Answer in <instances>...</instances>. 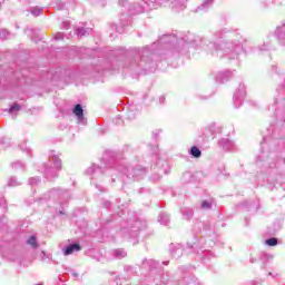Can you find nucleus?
<instances>
[{
	"label": "nucleus",
	"instance_id": "58836bf2",
	"mask_svg": "<svg viewBox=\"0 0 285 285\" xmlns=\"http://www.w3.org/2000/svg\"><path fill=\"white\" fill-rule=\"evenodd\" d=\"M196 99H198V101H208V99H210V96L196 94Z\"/></svg>",
	"mask_w": 285,
	"mask_h": 285
},
{
	"label": "nucleus",
	"instance_id": "09e8293b",
	"mask_svg": "<svg viewBox=\"0 0 285 285\" xmlns=\"http://www.w3.org/2000/svg\"><path fill=\"white\" fill-rule=\"evenodd\" d=\"M102 206H104V208H110V206H111L110 200H105V202L102 203Z\"/></svg>",
	"mask_w": 285,
	"mask_h": 285
},
{
	"label": "nucleus",
	"instance_id": "8fccbe9b",
	"mask_svg": "<svg viewBox=\"0 0 285 285\" xmlns=\"http://www.w3.org/2000/svg\"><path fill=\"white\" fill-rule=\"evenodd\" d=\"M210 257H213V254H210V252L205 253V262L206 259H210Z\"/></svg>",
	"mask_w": 285,
	"mask_h": 285
},
{
	"label": "nucleus",
	"instance_id": "e2e57ef3",
	"mask_svg": "<svg viewBox=\"0 0 285 285\" xmlns=\"http://www.w3.org/2000/svg\"><path fill=\"white\" fill-rule=\"evenodd\" d=\"M263 145H264V142H262V150H264V146Z\"/></svg>",
	"mask_w": 285,
	"mask_h": 285
},
{
	"label": "nucleus",
	"instance_id": "f3484780",
	"mask_svg": "<svg viewBox=\"0 0 285 285\" xmlns=\"http://www.w3.org/2000/svg\"><path fill=\"white\" fill-rule=\"evenodd\" d=\"M165 1H169L171 9L176 10V12H181V10L186 9V4L184 3L183 0H165Z\"/></svg>",
	"mask_w": 285,
	"mask_h": 285
},
{
	"label": "nucleus",
	"instance_id": "7c9ffc66",
	"mask_svg": "<svg viewBox=\"0 0 285 285\" xmlns=\"http://www.w3.org/2000/svg\"><path fill=\"white\" fill-rule=\"evenodd\" d=\"M13 170H26V165L21 161H16L12 164Z\"/></svg>",
	"mask_w": 285,
	"mask_h": 285
},
{
	"label": "nucleus",
	"instance_id": "423d86ee",
	"mask_svg": "<svg viewBox=\"0 0 285 285\" xmlns=\"http://www.w3.org/2000/svg\"><path fill=\"white\" fill-rule=\"evenodd\" d=\"M61 168H63L61 158L55 151H51L48 163L43 165L42 174L46 179L52 181V179H57V177H59V171H61Z\"/></svg>",
	"mask_w": 285,
	"mask_h": 285
},
{
	"label": "nucleus",
	"instance_id": "6e6552de",
	"mask_svg": "<svg viewBox=\"0 0 285 285\" xmlns=\"http://www.w3.org/2000/svg\"><path fill=\"white\" fill-rule=\"evenodd\" d=\"M148 227V223L146 220L136 219L129 220L128 226H122L120 229V235L125 237V239H137L139 237V230H144Z\"/></svg>",
	"mask_w": 285,
	"mask_h": 285
},
{
	"label": "nucleus",
	"instance_id": "c85d7f7f",
	"mask_svg": "<svg viewBox=\"0 0 285 285\" xmlns=\"http://www.w3.org/2000/svg\"><path fill=\"white\" fill-rule=\"evenodd\" d=\"M200 208L202 210H210L213 208V200H203Z\"/></svg>",
	"mask_w": 285,
	"mask_h": 285
},
{
	"label": "nucleus",
	"instance_id": "cd10ccee",
	"mask_svg": "<svg viewBox=\"0 0 285 285\" xmlns=\"http://www.w3.org/2000/svg\"><path fill=\"white\" fill-rule=\"evenodd\" d=\"M7 186L9 188H16V186H21V181H18L17 177L12 176L8 179Z\"/></svg>",
	"mask_w": 285,
	"mask_h": 285
},
{
	"label": "nucleus",
	"instance_id": "6e6d98bb",
	"mask_svg": "<svg viewBox=\"0 0 285 285\" xmlns=\"http://www.w3.org/2000/svg\"><path fill=\"white\" fill-rule=\"evenodd\" d=\"M163 264H164V266H168V264H170V262L169 261H165V262H163Z\"/></svg>",
	"mask_w": 285,
	"mask_h": 285
},
{
	"label": "nucleus",
	"instance_id": "393cba45",
	"mask_svg": "<svg viewBox=\"0 0 285 285\" xmlns=\"http://www.w3.org/2000/svg\"><path fill=\"white\" fill-rule=\"evenodd\" d=\"M26 244H27L28 246H30L31 248H33V249L39 248V242H37V236H35V235H31V236L27 239Z\"/></svg>",
	"mask_w": 285,
	"mask_h": 285
},
{
	"label": "nucleus",
	"instance_id": "052dcab7",
	"mask_svg": "<svg viewBox=\"0 0 285 285\" xmlns=\"http://www.w3.org/2000/svg\"><path fill=\"white\" fill-rule=\"evenodd\" d=\"M164 99H166L165 97H160V101H164Z\"/></svg>",
	"mask_w": 285,
	"mask_h": 285
},
{
	"label": "nucleus",
	"instance_id": "79ce46f5",
	"mask_svg": "<svg viewBox=\"0 0 285 285\" xmlns=\"http://www.w3.org/2000/svg\"><path fill=\"white\" fill-rule=\"evenodd\" d=\"M258 50L261 52H266V50H271V46L267 43L262 45V47H258Z\"/></svg>",
	"mask_w": 285,
	"mask_h": 285
},
{
	"label": "nucleus",
	"instance_id": "680f3d73",
	"mask_svg": "<svg viewBox=\"0 0 285 285\" xmlns=\"http://www.w3.org/2000/svg\"><path fill=\"white\" fill-rule=\"evenodd\" d=\"M264 142H266V137H263Z\"/></svg>",
	"mask_w": 285,
	"mask_h": 285
},
{
	"label": "nucleus",
	"instance_id": "20e7f679",
	"mask_svg": "<svg viewBox=\"0 0 285 285\" xmlns=\"http://www.w3.org/2000/svg\"><path fill=\"white\" fill-rule=\"evenodd\" d=\"M204 40L202 38L195 36L194 33H187L181 38H177L175 35H164L159 38L158 45L163 48L168 46L166 52H164L160 59L165 61L169 59H179L181 55H186L188 52V48H197L199 43H203Z\"/></svg>",
	"mask_w": 285,
	"mask_h": 285
},
{
	"label": "nucleus",
	"instance_id": "603ef678",
	"mask_svg": "<svg viewBox=\"0 0 285 285\" xmlns=\"http://www.w3.org/2000/svg\"><path fill=\"white\" fill-rule=\"evenodd\" d=\"M249 262H250V264H255V263L257 262V258L250 257V258H249Z\"/></svg>",
	"mask_w": 285,
	"mask_h": 285
},
{
	"label": "nucleus",
	"instance_id": "1a4fd4ad",
	"mask_svg": "<svg viewBox=\"0 0 285 285\" xmlns=\"http://www.w3.org/2000/svg\"><path fill=\"white\" fill-rule=\"evenodd\" d=\"M45 199H58L60 206H63L70 199V191L68 189L53 188L48 193Z\"/></svg>",
	"mask_w": 285,
	"mask_h": 285
},
{
	"label": "nucleus",
	"instance_id": "7ed1b4c3",
	"mask_svg": "<svg viewBox=\"0 0 285 285\" xmlns=\"http://www.w3.org/2000/svg\"><path fill=\"white\" fill-rule=\"evenodd\" d=\"M157 48V42H154L150 47L137 48L134 51V56H129L121 60V57H126L128 51L126 49L119 47L116 48L111 55L115 59L111 61V66L109 70L118 71V70H131L134 72H139L140 70H145V72H155L157 70V63L153 61V50Z\"/></svg>",
	"mask_w": 285,
	"mask_h": 285
},
{
	"label": "nucleus",
	"instance_id": "39448f33",
	"mask_svg": "<svg viewBox=\"0 0 285 285\" xmlns=\"http://www.w3.org/2000/svg\"><path fill=\"white\" fill-rule=\"evenodd\" d=\"M119 6L124 8V12L120 17V24H112L111 30H116L119 35L126 32V26H130V19L128 18V14H141L142 12H146L148 8H150V4L154 6V3H157V0H142L141 4H130L128 0H119Z\"/></svg>",
	"mask_w": 285,
	"mask_h": 285
},
{
	"label": "nucleus",
	"instance_id": "a19ab883",
	"mask_svg": "<svg viewBox=\"0 0 285 285\" xmlns=\"http://www.w3.org/2000/svg\"><path fill=\"white\" fill-rule=\"evenodd\" d=\"M14 110H16V111L21 110V106H19V104H13V105L10 107L9 112L12 114V112H14Z\"/></svg>",
	"mask_w": 285,
	"mask_h": 285
},
{
	"label": "nucleus",
	"instance_id": "2eb2a0df",
	"mask_svg": "<svg viewBox=\"0 0 285 285\" xmlns=\"http://www.w3.org/2000/svg\"><path fill=\"white\" fill-rule=\"evenodd\" d=\"M79 250H81V245H79V243H72L62 248V254L68 257V255L79 253Z\"/></svg>",
	"mask_w": 285,
	"mask_h": 285
},
{
	"label": "nucleus",
	"instance_id": "9d476101",
	"mask_svg": "<svg viewBox=\"0 0 285 285\" xmlns=\"http://www.w3.org/2000/svg\"><path fill=\"white\" fill-rule=\"evenodd\" d=\"M244 99H246V85L240 82L234 92L233 102L235 108H240L242 104H244Z\"/></svg>",
	"mask_w": 285,
	"mask_h": 285
},
{
	"label": "nucleus",
	"instance_id": "9b49d317",
	"mask_svg": "<svg viewBox=\"0 0 285 285\" xmlns=\"http://www.w3.org/2000/svg\"><path fill=\"white\" fill-rule=\"evenodd\" d=\"M218 146L226 150L227 153H235V150L237 149V147L235 146V142L228 138H222L218 141Z\"/></svg>",
	"mask_w": 285,
	"mask_h": 285
},
{
	"label": "nucleus",
	"instance_id": "6ab92c4d",
	"mask_svg": "<svg viewBox=\"0 0 285 285\" xmlns=\"http://www.w3.org/2000/svg\"><path fill=\"white\" fill-rule=\"evenodd\" d=\"M215 3V0H205L202 6H199L196 9V12H206V10H208V8H213V4Z\"/></svg>",
	"mask_w": 285,
	"mask_h": 285
},
{
	"label": "nucleus",
	"instance_id": "473e14b6",
	"mask_svg": "<svg viewBox=\"0 0 285 285\" xmlns=\"http://www.w3.org/2000/svg\"><path fill=\"white\" fill-rule=\"evenodd\" d=\"M31 14L33 17H40V14H43V9L39 7H35L31 9Z\"/></svg>",
	"mask_w": 285,
	"mask_h": 285
},
{
	"label": "nucleus",
	"instance_id": "2f4dec72",
	"mask_svg": "<svg viewBox=\"0 0 285 285\" xmlns=\"http://www.w3.org/2000/svg\"><path fill=\"white\" fill-rule=\"evenodd\" d=\"M6 210H8V203L6 198L0 197V213H6Z\"/></svg>",
	"mask_w": 285,
	"mask_h": 285
},
{
	"label": "nucleus",
	"instance_id": "0eeeda50",
	"mask_svg": "<svg viewBox=\"0 0 285 285\" xmlns=\"http://www.w3.org/2000/svg\"><path fill=\"white\" fill-rule=\"evenodd\" d=\"M273 157H275V154L271 153L269 155H266V153L262 151L258 159L264 161L263 173L267 175V184H273V187H275V183H277V179H279V174H277V169H275L277 164L273 161Z\"/></svg>",
	"mask_w": 285,
	"mask_h": 285
},
{
	"label": "nucleus",
	"instance_id": "13d9d810",
	"mask_svg": "<svg viewBox=\"0 0 285 285\" xmlns=\"http://www.w3.org/2000/svg\"><path fill=\"white\" fill-rule=\"evenodd\" d=\"M250 208H253V203L248 205V210H250Z\"/></svg>",
	"mask_w": 285,
	"mask_h": 285
},
{
	"label": "nucleus",
	"instance_id": "bb28decb",
	"mask_svg": "<svg viewBox=\"0 0 285 285\" xmlns=\"http://www.w3.org/2000/svg\"><path fill=\"white\" fill-rule=\"evenodd\" d=\"M90 32H92L91 28H78L76 29V35L78 37H86V35H90Z\"/></svg>",
	"mask_w": 285,
	"mask_h": 285
},
{
	"label": "nucleus",
	"instance_id": "ea45409f",
	"mask_svg": "<svg viewBox=\"0 0 285 285\" xmlns=\"http://www.w3.org/2000/svg\"><path fill=\"white\" fill-rule=\"evenodd\" d=\"M8 224V218L6 216L0 217V230H3Z\"/></svg>",
	"mask_w": 285,
	"mask_h": 285
},
{
	"label": "nucleus",
	"instance_id": "a878e982",
	"mask_svg": "<svg viewBox=\"0 0 285 285\" xmlns=\"http://www.w3.org/2000/svg\"><path fill=\"white\" fill-rule=\"evenodd\" d=\"M275 37L278 39V41H282V39H285V26L278 27L275 31Z\"/></svg>",
	"mask_w": 285,
	"mask_h": 285
},
{
	"label": "nucleus",
	"instance_id": "bf43d9fd",
	"mask_svg": "<svg viewBox=\"0 0 285 285\" xmlns=\"http://www.w3.org/2000/svg\"><path fill=\"white\" fill-rule=\"evenodd\" d=\"M272 70H277V66H273V67H272Z\"/></svg>",
	"mask_w": 285,
	"mask_h": 285
},
{
	"label": "nucleus",
	"instance_id": "c9c22d12",
	"mask_svg": "<svg viewBox=\"0 0 285 285\" xmlns=\"http://www.w3.org/2000/svg\"><path fill=\"white\" fill-rule=\"evenodd\" d=\"M37 184H41V178L40 177H31L29 179V185L30 186H37Z\"/></svg>",
	"mask_w": 285,
	"mask_h": 285
},
{
	"label": "nucleus",
	"instance_id": "c03bdc74",
	"mask_svg": "<svg viewBox=\"0 0 285 285\" xmlns=\"http://www.w3.org/2000/svg\"><path fill=\"white\" fill-rule=\"evenodd\" d=\"M20 150H23L24 153H27V155H30L31 150L30 148H28L26 145H19Z\"/></svg>",
	"mask_w": 285,
	"mask_h": 285
},
{
	"label": "nucleus",
	"instance_id": "ddd939ff",
	"mask_svg": "<svg viewBox=\"0 0 285 285\" xmlns=\"http://www.w3.org/2000/svg\"><path fill=\"white\" fill-rule=\"evenodd\" d=\"M169 253L174 257H181V255H184V246L179 243H171L169 245Z\"/></svg>",
	"mask_w": 285,
	"mask_h": 285
},
{
	"label": "nucleus",
	"instance_id": "f8f14e48",
	"mask_svg": "<svg viewBox=\"0 0 285 285\" xmlns=\"http://www.w3.org/2000/svg\"><path fill=\"white\" fill-rule=\"evenodd\" d=\"M73 115L78 119V124H81L82 126H86V117H83V107H81L80 104L76 105L72 110Z\"/></svg>",
	"mask_w": 285,
	"mask_h": 285
},
{
	"label": "nucleus",
	"instance_id": "412c9836",
	"mask_svg": "<svg viewBox=\"0 0 285 285\" xmlns=\"http://www.w3.org/2000/svg\"><path fill=\"white\" fill-rule=\"evenodd\" d=\"M189 155L194 158V159H199V157H202V149H199V147L197 146H193L189 150H188Z\"/></svg>",
	"mask_w": 285,
	"mask_h": 285
},
{
	"label": "nucleus",
	"instance_id": "5fc2aeb1",
	"mask_svg": "<svg viewBox=\"0 0 285 285\" xmlns=\"http://www.w3.org/2000/svg\"><path fill=\"white\" fill-rule=\"evenodd\" d=\"M0 144H2V146H6V138H1Z\"/></svg>",
	"mask_w": 285,
	"mask_h": 285
},
{
	"label": "nucleus",
	"instance_id": "e433bc0d",
	"mask_svg": "<svg viewBox=\"0 0 285 285\" xmlns=\"http://www.w3.org/2000/svg\"><path fill=\"white\" fill-rule=\"evenodd\" d=\"M261 259H262V262H271L273 259V255L266 254V253H261Z\"/></svg>",
	"mask_w": 285,
	"mask_h": 285
},
{
	"label": "nucleus",
	"instance_id": "37998d69",
	"mask_svg": "<svg viewBox=\"0 0 285 285\" xmlns=\"http://www.w3.org/2000/svg\"><path fill=\"white\" fill-rule=\"evenodd\" d=\"M65 37H66V35L63 32H57L55 35L56 41H61V40H63Z\"/></svg>",
	"mask_w": 285,
	"mask_h": 285
},
{
	"label": "nucleus",
	"instance_id": "f03ea898",
	"mask_svg": "<svg viewBox=\"0 0 285 285\" xmlns=\"http://www.w3.org/2000/svg\"><path fill=\"white\" fill-rule=\"evenodd\" d=\"M206 50L213 57L219 59H239L240 55H248L253 49L248 50V40L238 31L223 29L213 35L209 43L206 45Z\"/></svg>",
	"mask_w": 285,
	"mask_h": 285
},
{
	"label": "nucleus",
	"instance_id": "a211bd4d",
	"mask_svg": "<svg viewBox=\"0 0 285 285\" xmlns=\"http://www.w3.org/2000/svg\"><path fill=\"white\" fill-rule=\"evenodd\" d=\"M110 254L112 255V259H124V257H127L128 252H126L124 248H118L112 249Z\"/></svg>",
	"mask_w": 285,
	"mask_h": 285
},
{
	"label": "nucleus",
	"instance_id": "774afa93",
	"mask_svg": "<svg viewBox=\"0 0 285 285\" xmlns=\"http://www.w3.org/2000/svg\"><path fill=\"white\" fill-rule=\"evenodd\" d=\"M73 277H77V274H73Z\"/></svg>",
	"mask_w": 285,
	"mask_h": 285
},
{
	"label": "nucleus",
	"instance_id": "69168bd1",
	"mask_svg": "<svg viewBox=\"0 0 285 285\" xmlns=\"http://www.w3.org/2000/svg\"><path fill=\"white\" fill-rule=\"evenodd\" d=\"M59 214H60V215H63V213H62L61 210L59 212Z\"/></svg>",
	"mask_w": 285,
	"mask_h": 285
},
{
	"label": "nucleus",
	"instance_id": "4c0bfd02",
	"mask_svg": "<svg viewBox=\"0 0 285 285\" xmlns=\"http://www.w3.org/2000/svg\"><path fill=\"white\" fill-rule=\"evenodd\" d=\"M142 264H144V266H146V264H148L149 266H151L150 268H155V266H157V262L155 259H144Z\"/></svg>",
	"mask_w": 285,
	"mask_h": 285
},
{
	"label": "nucleus",
	"instance_id": "4d7b16f0",
	"mask_svg": "<svg viewBox=\"0 0 285 285\" xmlns=\"http://www.w3.org/2000/svg\"><path fill=\"white\" fill-rule=\"evenodd\" d=\"M268 275H271L272 277H277V274L269 273Z\"/></svg>",
	"mask_w": 285,
	"mask_h": 285
},
{
	"label": "nucleus",
	"instance_id": "864d4df0",
	"mask_svg": "<svg viewBox=\"0 0 285 285\" xmlns=\"http://www.w3.org/2000/svg\"><path fill=\"white\" fill-rule=\"evenodd\" d=\"M128 119H135V114L129 112V115H128Z\"/></svg>",
	"mask_w": 285,
	"mask_h": 285
},
{
	"label": "nucleus",
	"instance_id": "aec40b11",
	"mask_svg": "<svg viewBox=\"0 0 285 285\" xmlns=\"http://www.w3.org/2000/svg\"><path fill=\"white\" fill-rule=\"evenodd\" d=\"M180 213L183 214L184 219H186L187 222H190V219H193L194 212L191 208L183 207L180 209Z\"/></svg>",
	"mask_w": 285,
	"mask_h": 285
},
{
	"label": "nucleus",
	"instance_id": "de8ad7c7",
	"mask_svg": "<svg viewBox=\"0 0 285 285\" xmlns=\"http://www.w3.org/2000/svg\"><path fill=\"white\" fill-rule=\"evenodd\" d=\"M97 6L104 8L106 6V0H96Z\"/></svg>",
	"mask_w": 285,
	"mask_h": 285
},
{
	"label": "nucleus",
	"instance_id": "338daca9",
	"mask_svg": "<svg viewBox=\"0 0 285 285\" xmlns=\"http://www.w3.org/2000/svg\"><path fill=\"white\" fill-rule=\"evenodd\" d=\"M273 137L275 138V131L273 132Z\"/></svg>",
	"mask_w": 285,
	"mask_h": 285
},
{
	"label": "nucleus",
	"instance_id": "c756f323",
	"mask_svg": "<svg viewBox=\"0 0 285 285\" xmlns=\"http://www.w3.org/2000/svg\"><path fill=\"white\" fill-rule=\"evenodd\" d=\"M277 244H279V239H277L276 237H271V238H267L265 239V245L266 246H277Z\"/></svg>",
	"mask_w": 285,
	"mask_h": 285
},
{
	"label": "nucleus",
	"instance_id": "f704fd0d",
	"mask_svg": "<svg viewBox=\"0 0 285 285\" xmlns=\"http://www.w3.org/2000/svg\"><path fill=\"white\" fill-rule=\"evenodd\" d=\"M55 3H56L57 10H63V8H66V6H68V1L56 0Z\"/></svg>",
	"mask_w": 285,
	"mask_h": 285
},
{
	"label": "nucleus",
	"instance_id": "49530a36",
	"mask_svg": "<svg viewBox=\"0 0 285 285\" xmlns=\"http://www.w3.org/2000/svg\"><path fill=\"white\" fill-rule=\"evenodd\" d=\"M62 29H63V30H69V29H70V22L63 21V22H62Z\"/></svg>",
	"mask_w": 285,
	"mask_h": 285
},
{
	"label": "nucleus",
	"instance_id": "4468645a",
	"mask_svg": "<svg viewBox=\"0 0 285 285\" xmlns=\"http://www.w3.org/2000/svg\"><path fill=\"white\" fill-rule=\"evenodd\" d=\"M230 79H233V71L230 70L219 71L216 75V81H218V83H226V81H230Z\"/></svg>",
	"mask_w": 285,
	"mask_h": 285
},
{
	"label": "nucleus",
	"instance_id": "0e129e2a",
	"mask_svg": "<svg viewBox=\"0 0 285 285\" xmlns=\"http://www.w3.org/2000/svg\"><path fill=\"white\" fill-rule=\"evenodd\" d=\"M111 183H115V178H111Z\"/></svg>",
	"mask_w": 285,
	"mask_h": 285
},
{
	"label": "nucleus",
	"instance_id": "72a5a7b5",
	"mask_svg": "<svg viewBox=\"0 0 285 285\" xmlns=\"http://www.w3.org/2000/svg\"><path fill=\"white\" fill-rule=\"evenodd\" d=\"M4 39H10V32L6 29H0V41Z\"/></svg>",
	"mask_w": 285,
	"mask_h": 285
},
{
	"label": "nucleus",
	"instance_id": "3c124183",
	"mask_svg": "<svg viewBox=\"0 0 285 285\" xmlns=\"http://www.w3.org/2000/svg\"><path fill=\"white\" fill-rule=\"evenodd\" d=\"M159 132H160L159 130H156L153 132L154 139H157V137H159Z\"/></svg>",
	"mask_w": 285,
	"mask_h": 285
},
{
	"label": "nucleus",
	"instance_id": "b1692460",
	"mask_svg": "<svg viewBox=\"0 0 285 285\" xmlns=\"http://www.w3.org/2000/svg\"><path fill=\"white\" fill-rule=\"evenodd\" d=\"M181 181L183 184H190L195 181V176L190 171L184 173L181 177Z\"/></svg>",
	"mask_w": 285,
	"mask_h": 285
},
{
	"label": "nucleus",
	"instance_id": "4be33fe9",
	"mask_svg": "<svg viewBox=\"0 0 285 285\" xmlns=\"http://www.w3.org/2000/svg\"><path fill=\"white\" fill-rule=\"evenodd\" d=\"M158 222L163 226H168V224H170V217L166 213H160L158 216Z\"/></svg>",
	"mask_w": 285,
	"mask_h": 285
},
{
	"label": "nucleus",
	"instance_id": "dca6fc26",
	"mask_svg": "<svg viewBox=\"0 0 285 285\" xmlns=\"http://www.w3.org/2000/svg\"><path fill=\"white\" fill-rule=\"evenodd\" d=\"M204 137H215L217 135V125L215 122L209 124L203 131Z\"/></svg>",
	"mask_w": 285,
	"mask_h": 285
},
{
	"label": "nucleus",
	"instance_id": "a18cd8bd",
	"mask_svg": "<svg viewBox=\"0 0 285 285\" xmlns=\"http://www.w3.org/2000/svg\"><path fill=\"white\" fill-rule=\"evenodd\" d=\"M159 179H161V175H159V174H154L150 177V181H159Z\"/></svg>",
	"mask_w": 285,
	"mask_h": 285
},
{
	"label": "nucleus",
	"instance_id": "5701e85b",
	"mask_svg": "<svg viewBox=\"0 0 285 285\" xmlns=\"http://www.w3.org/2000/svg\"><path fill=\"white\" fill-rule=\"evenodd\" d=\"M156 166L159 168V173H164L165 175H168L170 173V167L168 166L167 161H158Z\"/></svg>",
	"mask_w": 285,
	"mask_h": 285
},
{
	"label": "nucleus",
	"instance_id": "f257e3e1",
	"mask_svg": "<svg viewBox=\"0 0 285 285\" xmlns=\"http://www.w3.org/2000/svg\"><path fill=\"white\" fill-rule=\"evenodd\" d=\"M115 173H120V175L126 177L127 184H130V181H139L146 175V169L141 165L132 167V165L124 160L115 159V153L110 150L105 151L100 166L92 164L86 169V175L91 176V184L100 191L102 190L101 186L97 185L95 180L99 179L102 175L112 177Z\"/></svg>",
	"mask_w": 285,
	"mask_h": 285
}]
</instances>
